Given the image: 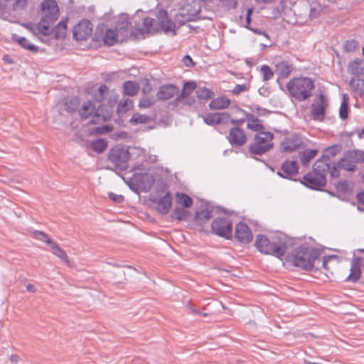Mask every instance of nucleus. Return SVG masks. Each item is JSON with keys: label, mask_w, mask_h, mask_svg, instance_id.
<instances>
[{"label": "nucleus", "mask_w": 364, "mask_h": 364, "mask_svg": "<svg viewBox=\"0 0 364 364\" xmlns=\"http://www.w3.org/2000/svg\"><path fill=\"white\" fill-rule=\"evenodd\" d=\"M320 256L321 252L318 249L301 245L287 255L286 261L302 270L310 271Z\"/></svg>", "instance_id": "nucleus-1"}, {"label": "nucleus", "mask_w": 364, "mask_h": 364, "mask_svg": "<svg viewBox=\"0 0 364 364\" xmlns=\"http://www.w3.org/2000/svg\"><path fill=\"white\" fill-rule=\"evenodd\" d=\"M255 247L261 253L270 255L279 259H282L287 250V245L284 240L274 237L270 240L266 235L262 234L257 235Z\"/></svg>", "instance_id": "nucleus-2"}, {"label": "nucleus", "mask_w": 364, "mask_h": 364, "mask_svg": "<svg viewBox=\"0 0 364 364\" xmlns=\"http://www.w3.org/2000/svg\"><path fill=\"white\" fill-rule=\"evenodd\" d=\"M290 95L297 101L306 100L312 95L314 82L308 77H294L287 84Z\"/></svg>", "instance_id": "nucleus-3"}, {"label": "nucleus", "mask_w": 364, "mask_h": 364, "mask_svg": "<svg viewBox=\"0 0 364 364\" xmlns=\"http://www.w3.org/2000/svg\"><path fill=\"white\" fill-rule=\"evenodd\" d=\"M273 138L274 134L270 132H261L255 134L254 142L248 146L251 156H261L269 151L273 147Z\"/></svg>", "instance_id": "nucleus-4"}, {"label": "nucleus", "mask_w": 364, "mask_h": 364, "mask_svg": "<svg viewBox=\"0 0 364 364\" xmlns=\"http://www.w3.org/2000/svg\"><path fill=\"white\" fill-rule=\"evenodd\" d=\"M154 181L153 176L148 173H134L127 180V184L131 190L136 193L140 191L147 193L151 189Z\"/></svg>", "instance_id": "nucleus-5"}, {"label": "nucleus", "mask_w": 364, "mask_h": 364, "mask_svg": "<svg viewBox=\"0 0 364 364\" xmlns=\"http://www.w3.org/2000/svg\"><path fill=\"white\" fill-rule=\"evenodd\" d=\"M312 171L305 174L300 183L309 188L313 190H321L322 187L326 184V173L328 169L325 168L323 171L321 168H316L315 163L312 166Z\"/></svg>", "instance_id": "nucleus-6"}, {"label": "nucleus", "mask_w": 364, "mask_h": 364, "mask_svg": "<svg viewBox=\"0 0 364 364\" xmlns=\"http://www.w3.org/2000/svg\"><path fill=\"white\" fill-rule=\"evenodd\" d=\"M107 157L109 161L113 164L116 169L124 171L128 168L130 153L125 146H114L109 151Z\"/></svg>", "instance_id": "nucleus-7"}, {"label": "nucleus", "mask_w": 364, "mask_h": 364, "mask_svg": "<svg viewBox=\"0 0 364 364\" xmlns=\"http://www.w3.org/2000/svg\"><path fill=\"white\" fill-rule=\"evenodd\" d=\"M364 162V151L352 150L345 152L343 158L338 161V166L348 171H353L356 164Z\"/></svg>", "instance_id": "nucleus-8"}, {"label": "nucleus", "mask_w": 364, "mask_h": 364, "mask_svg": "<svg viewBox=\"0 0 364 364\" xmlns=\"http://www.w3.org/2000/svg\"><path fill=\"white\" fill-rule=\"evenodd\" d=\"M328 105V100L326 95L323 93L318 95L311 105L312 119L315 121L323 122Z\"/></svg>", "instance_id": "nucleus-9"}, {"label": "nucleus", "mask_w": 364, "mask_h": 364, "mask_svg": "<svg viewBox=\"0 0 364 364\" xmlns=\"http://www.w3.org/2000/svg\"><path fill=\"white\" fill-rule=\"evenodd\" d=\"M341 149L342 147L339 144H334L325 149L321 158L315 161V166H316V168H321L323 171L325 168L329 169V162L331 159L340 153Z\"/></svg>", "instance_id": "nucleus-10"}, {"label": "nucleus", "mask_w": 364, "mask_h": 364, "mask_svg": "<svg viewBox=\"0 0 364 364\" xmlns=\"http://www.w3.org/2000/svg\"><path fill=\"white\" fill-rule=\"evenodd\" d=\"M212 230L218 235L230 239L232 237V223L226 218H216L212 223Z\"/></svg>", "instance_id": "nucleus-11"}, {"label": "nucleus", "mask_w": 364, "mask_h": 364, "mask_svg": "<svg viewBox=\"0 0 364 364\" xmlns=\"http://www.w3.org/2000/svg\"><path fill=\"white\" fill-rule=\"evenodd\" d=\"M42 18L44 21H55L58 17V6L55 0H43L41 3Z\"/></svg>", "instance_id": "nucleus-12"}, {"label": "nucleus", "mask_w": 364, "mask_h": 364, "mask_svg": "<svg viewBox=\"0 0 364 364\" xmlns=\"http://www.w3.org/2000/svg\"><path fill=\"white\" fill-rule=\"evenodd\" d=\"M302 138L298 134L287 136L281 143V151L286 153L293 152L304 146Z\"/></svg>", "instance_id": "nucleus-13"}, {"label": "nucleus", "mask_w": 364, "mask_h": 364, "mask_svg": "<svg viewBox=\"0 0 364 364\" xmlns=\"http://www.w3.org/2000/svg\"><path fill=\"white\" fill-rule=\"evenodd\" d=\"M92 25L88 20L80 21L73 28V37L77 41L87 40L92 34Z\"/></svg>", "instance_id": "nucleus-14"}, {"label": "nucleus", "mask_w": 364, "mask_h": 364, "mask_svg": "<svg viewBox=\"0 0 364 364\" xmlns=\"http://www.w3.org/2000/svg\"><path fill=\"white\" fill-rule=\"evenodd\" d=\"M299 164L296 161L285 160L277 174L285 179H292L299 173Z\"/></svg>", "instance_id": "nucleus-15"}, {"label": "nucleus", "mask_w": 364, "mask_h": 364, "mask_svg": "<svg viewBox=\"0 0 364 364\" xmlns=\"http://www.w3.org/2000/svg\"><path fill=\"white\" fill-rule=\"evenodd\" d=\"M235 237L236 240L242 244H248L252 242L253 235L249 226L242 222L236 225Z\"/></svg>", "instance_id": "nucleus-16"}, {"label": "nucleus", "mask_w": 364, "mask_h": 364, "mask_svg": "<svg viewBox=\"0 0 364 364\" xmlns=\"http://www.w3.org/2000/svg\"><path fill=\"white\" fill-rule=\"evenodd\" d=\"M229 143L232 146H242L247 142V136L244 130L234 127L230 129L229 135L227 136Z\"/></svg>", "instance_id": "nucleus-17"}, {"label": "nucleus", "mask_w": 364, "mask_h": 364, "mask_svg": "<svg viewBox=\"0 0 364 364\" xmlns=\"http://www.w3.org/2000/svg\"><path fill=\"white\" fill-rule=\"evenodd\" d=\"M204 122L210 126L215 124H228L230 121V114L227 112L208 113L203 117Z\"/></svg>", "instance_id": "nucleus-18"}, {"label": "nucleus", "mask_w": 364, "mask_h": 364, "mask_svg": "<svg viewBox=\"0 0 364 364\" xmlns=\"http://www.w3.org/2000/svg\"><path fill=\"white\" fill-rule=\"evenodd\" d=\"M111 117L112 112L102 105H100L94 112L90 122L92 124H100L109 120Z\"/></svg>", "instance_id": "nucleus-19"}, {"label": "nucleus", "mask_w": 364, "mask_h": 364, "mask_svg": "<svg viewBox=\"0 0 364 364\" xmlns=\"http://www.w3.org/2000/svg\"><path fill=\"white\" fill-rule=\"evenodd\" d=\"M150 200L156 204V210L161 215H166L172 205V198L170 192H167L164 196L156 198H151Z\"/></svg>", "instance_id": "nucleus-20"}, {"label": "nucleus", "mask_w": 364, "mask_h": 364, "mask_svg": "<svg viewBox=\"0 0 364 364\" xmlns=\"http://www.w3.org/2000/svg\"><path fill=\"white\" fill-rule=\"evenodd\" d=\"M179 89L178 86L172 84H166L160 87L156 93V97L160 101L168 100L177 95Z\"/></svg>", "instance_id": "nucleus-21"}, {"label": "nucleus", "mask_w": 364, "mask_h": 364, "mask_svg": "<svg viewBox=\"0 0 364 364\" xmlns=\"http://www.w3.org/2000/svg\"><path fill=\"white\" fill-rule=\"evenodd\" d=\"M363 259L360 257L353 258L350 264V273L346 279L347 282H356L361 276V265Z\"/></svg>", "instance_id": "nucleus-22"}, {"label": "nucleus", "mask_w": 364, "mask_h": 364, "mask_svg": "<svg viewBox=\"0 0 364 364\" xmlns=\"http://www.w3.org/2000/svg\"><path fill=\"white\" fill-rule=\"evenodd\" d=\"M157 19L162 30L166 33L175 30V23L168 17L166 11L161 9L157 14Z\"/></svg>", "instance_id": "nucleus-23"}, {"label": "nucleus", "mask_w": 364, "mask_h": 364, "mask_svg": "<svg viewBox=\"0 0 364 364\" xmlns=\"http://www.w3.org/2000/svg\"><path fill=\"white\" fill-rule=\"evenodd\" d=\"M230 105V100L225 96L215 98L209 103L210 109H223L228 108Z\"/></svg>", "instance_id": "nucleus-24"}, {"label": "nucleus", "mask_w": 364, "mask_h": 364, "mask_svg": "<svg viewBox=\"0 0 364 364\" xmlns=\"http://www.w3.org/2000/svg\"><path fill=\"white\" fill-rule=\"evenodd\" d=\"M212 212L213 208L206 205L196 212V219L200 223H205L212 218Z\"/></svg>", "instance_id": "nucleus-25"}, {"label": "nucleus", "mask_w": 364, "mask_h": 364, "mask_svg": "<svg viewBox=\"0 0 364 364\" xmlns=\"http://www.w3.org/2000/svg\"><path fill=\"white\" fill-rule=\"evenodd\" d=\"M51 21H44L43 19L39 22L36 28V33L37 35H42L44 36H48L54 35V28H51L49 25Z\"/></svg>", "instance_id": "nucleus-26"}, {"label": "nucleus", "mask_w": 364, "mask_h": 364, "mask_svg": "<svg viewBox=\"0 0 364 364\" xmlns=\"http://www.w3.org/2000/svg\"><path fill=\"white\" fill-rule=\"evenodd\" d=\"M12 39L22 48L27 49L31 51L32 53H36L38 51V47L30 43L29 41L25 37H21L16 34H14L12 36Z\"/></svg>", "instance_id": "nucleus-27"}, {"label": "nucleus", "mask_w": 364, "mask_h": 364, "mask_svg": "<svg viewBox=\"0 0 364 364\" xmlns=\"http://www.w3.org/2000/svg\"><path fill=\"white\" fill-rule=\"evenodd\" d=\"M318 152L317 149H310L299 152V157L301 164L304 166H308L309 163L317 155Z\"/></svg>", "instance_id": "nucleus-28"}, {"label": "nucleus", "mask_w": 364, "mask_h": 364, "mask_svg": "<svg viewBox=\"0 0 364 364\" xmlns=\"http://www.w3.org/2000/svg\"><path fill=\"white\" fill-rule=\"evenodd\" d=\"M276 67L277 72L279 77L282 78L287 77L293 70L292 65L289 63L287 61H282L277 64Z\"/></svg>", "instance_id": "nucleus-29"}, {"label": "nucleus", "mask_w": 364, "mask_h": 364, "mask_svg": "<svg viewBox=\"0 0 364 364\" xmlns=\"http://www.w3.org/2000/svg\"><path fill=\"white\" fill-rule=\"evenodd\" d=\"M247 119L249 121L247 128L258 133L263 132L264 127L258 118L252 114H247Z\"/></svg>", "instance_id": "nucleus-30"}, {"label": "nucleus", "mask_w": 364, "mask_h": 364, "mask_svg": "<svg viewBox=\"0 0 364 364\" xmlns=\"http://www.w3.org/2000/svg\"><path fill=\"white\" fill-rule=\"evenodd\" d=\"M95 111V106L91 101L84 102L82 107L79 110V114L82 119H87Z\"/></svg>", "instance_id": "nucleus-31"}, {"label": "nucleus", "mask_w": 364, "mask_h": 364, "mask_svg": "<svg viewBox=\"0 0 364 364\" xmlns=\"http://www.w3.org/2000/svg\"><path fill=\"white\" fill-rule=\"evenodd\" d=\"M50 247L53 255L59 257L66 264H70V260L66 252L63 249H62L56 242L54 241L53 243L50 245Z\"/></svg>", "instance_id": "nucleus-32"}, {"label": "nucleus", "mask_w": 364, "mask_h": 364, "mask_svg": "<svg viewBox=\"0 0 364 364\" xmlns=\"http://www.w3.org/2000/svg\"><path fill=\"white\" fill-rule=\"evenodd\" d=\"M90 148L98 154L103 153L108 146L107 140L105 139H97L90 142Z\"/></svg>", "instance_id": "nucleus-33"}, {"label": "nucleus", "mask_w": 364, "mask_h": 364, "mask_svg": "<svg viewBox=\"0 0 364 364\" xmlns=\"http://www.w3.org/2000/svg\"><path fill=\"white\" fill-rule=\"evenodd\" d=\"M124 94L128 96L136 95L139 90V85L132 81H126L123 84Z\"/></svg>", "instance_id": "nucleus-34"}, {"label": "nucleus", "mask_w": 364, "mask_h": 364, "mask_svg": "<svg viewBox=\"0 0 364 364\" xmlns=\"http://www.w3.org/2000/svg\"><path fill=\"white\" fill-rule=\"evenodd\" d=\"M349 72L355 75H359L364 70V60L355 59L352 61L348 66Z\"/></svg>", "instance_id": "nucleus-35"}, {"label": "nucleus", "mask_w": 364, "mask_h": 364, "mask_svg": "<svg viewBox=\"0 0 364 364\" xmlns=\"http://www.w3.org/2000/svg\"><path fill=\"white\" fill-rule=\"evenodd\" d=\"M118 32L117 29H107L104 36V43L107 46H114L117 42Z\"/></svg>", "instance_id": "nucleus-36"}, {"label": "nucleus", "mask_w": 364, "mask_h": 364, "mask_svg": "<svg viewBox=\"0 0 364 364\" xmlns=\"http://www.w3.org/2000/svg\"><path fill=\"white\" fill-rule=\"evenodd\" d=\"M176 201L184 208H190L193 205L192 198L186 193L178 192L176 194Z\"/></svg>", "instance_id": "nucleus-37"}, {"label": "nucleus", "mask_w": 364, "mask_h": 364, "mask_svg": "<svg viewBox=\"0 0 364 364\" xmlns=\"http://www.w3.org/2000/svg\"><path fill=\"white\" fill-rule=\"evenodd\" d=\"M197 89V86L195 82L189 81L184 83L182 92L178 97L177 100L184 99L188 97L191 92Z\"/></svg>", "instance_id": "nucleus-38"}, {"label": "nucleus", "mask_w": 364, "mask_h": 364, "mask_svg": "<svg viewBox=\"0 0 364 364\" xmlns=\"http://www.w3.org/2000/svg\"><path fill=\"white\" fill-rule=\"evenodd\" d=\"M196 93L198 99L205 100L211 99L214 95V92L211 90L205 87H197Z\"/></svg>", "instance_id": "nucleus-39"}, {"label": "nucleus", "mask_w": 364, "mask_h": 364, "mask_svg": "<svg viewBox=\"0 0 364 364\" xmlns=\"http://www.w3.org/2000/svg\"><path fill=\"white\" fill-rule=\"evenodd\" d=\"M80 105V100L77 97H72L67 100L65 104V109L69 113L75 112Z\"/></svg>", "instance_id": "nucleus-40"}, {"label": "nucleus", "mask_w": 364, "mask_h": 364, "mask_svg": "<svg viewBox=\"0 0 364 364\" xmlns=\"http://www.w3.org/2000/svg\"><path fill=\"white\" fill-rule=\"evenodd\" d=\"M109 88L105 85H101L94 94V99L97 102H102L106 98Z\"/></svg>", "instance_id": "nucleus-41"}, {"label": "nucleus", "mask_w": 364, "mask_h": 364, "mask_svg": "<svg viewBox=\"0 0 364 364\" xmlns=\"http://www.w3.org/2000/svg\"><path fill=\"white\" fill-rule=\"evenodd\" d=\"M32 234L36 239L45 242L48 245H51L54 242V240L50 238L48 234L43 231L34 230Z\"/></svg>", "instance_id": "nucleus-42"}, {"label": "nucleus", "mask_w": 364, "mask_h": 364, "mask_svg": "<svg viewBox=\"0 0 364 364\" xmlns=\"http://www.w3.org/2000/svg\"><path fill=\"white\" fill-rule=\"evenodd\" d=\"M156 102L154 96H144L142 97L139 102V107L141 109L149 108L154 105Z\"/></svg>", "instance_id": "nucleus-43"}, {"label": "nucleus", "mask_w": 364, "mask_h": 364, "mask_svg": "<svg viewBox=\"0 0 364 364\" xmlns=\"http://www.w3.org/2000/svg\"><path fill=\"white\" fill-rule=\"evenodd\" d=\"M54 28V36L58 38L65 34L67 28V21H61Z\"/></svg>", "instance_id": "nucleus-44"}, {"label": "nucleus", "mask_w": 364, "mask_h": 364, "mask_svg": "<svg viewBox=\"0 0 364 364\" xmlns=\"http://www.w3.org/2000/svg\"><path fill=\"white\" fill-rule=\"evenodd\" d=\"M339 116L342 119H346L348 116V98L343 96L339 109Z\"/></svg>", "instance_id": "nucleus-45"}, {"label": "nucleus", "mask_w": 364, "mask_h": 364, "mask_svg": "<svg viewBox=\"0 0 364 364\" xmlns=\"http://www.w3.org/2000/svg\"><path fill=\"white\" fill-rule=\"evenodd\" d=\"M149 120V117L146 114H141L139 113H135L133 114L132 117L130 119V122L133 124H145L148 122Z\"/></svg>", "instance_id": "nucleus-46"}, {"label": "nucleus", "mask_w": 364, "mask_h": 364, "mask_svg": "<svg viewBox=\"0 0 364 364\" xmlns=\"http://www.w3.org/2000/svg\"><path fill=\"white\" fill-rule=\"evenodd\" d=\"M155 20L152 18L146 17L143 20V26L148 33H154L156 29L153 27Z\"/></svg>", "instance_id": "nucleus-47"}, {"label": "nucleus", "mask_w": 364, "mask_h": 364, "mask_svg": "<svg viewBox=\"0 0 364 364\" xmlns=\"http://www.w3.org/2000/svg\"><path fill=\"white\" fill-rule=\"evenodd\" d=\"M172 217L178 220H186L187 211L183 208L176 207L172 213Z\"/></svg>", "instance_id": "nucleus-48"}, {"label": "nucleus", "mask_w": 364, "mask_h": 364, "mask_svg": "<svg viewBox=\"0 0 364 364\" xmlns=\"http://www.w3.org/2000/svg\"><path fill=\"white\" fill-rule=\"evenodd\" d=\"M133 107V102L129 99L121 101L117 106V109L121 112H126Z\"/></svg>", "instance_id": "nucleus-49"}, {"label": "nucleus", "mask_w": 364, "mask_h": 364, "mask_svg": "<svg viewBox=\"0 0 364 364\" xmlns=\"http://www.w3.org/2000/svg\"><path fill=\"white\" fill-rule=\"evenodd\" d=\"M261 73L262 74V77L264 81H267L272 79L274 76V73L270 68L269 66L267 65H264L261 67Z\"/></svg>", "instance_id": "nucleus-50"}, {"label": "nucleus", "mask_w": 364, "mask_h": 364, "mask_svg": "<svg viewBox=\"0 0 364 364\" xmlns=\"http://www.w3.org/2000/svg\"><path fill=\"white\" fill-rule=\"evenodd\" d=\"M148 34L144 28H135L131 32V36L135 38H144Z\"/></svg>", "instance_id": "nucleus-51"}, {"label": "nucleus", "mask_w": 364, "mask_h": 364, "mask_svg": "<svg viewBox=\"0 0 364 364\" xmlns=\"http://www.w3.org/2000/svg\"><path fill=\"white\" fill-rule=\"evenodd\" d=\"M130 26L131 22L128 18H122L117 23V29L119 31V32L121 31H127Z\"/></svg>", "instance_id": "nucleus-52"}, {"label": "nucleus", "mask_w": 364, "mask_h": 364, "mask_svg": "<svg viewBox=\"0 0 364 364\" xmlns=\"http://www.w3.org/2000/svg\"><path fill=\"white\" fill-rule=\"evenodd\" d=\"M250 89V85L246 84L242 85H236L235 87L232 90V93L234 95H238L242 92L248 91Z\"/></svg>", "instance_id": "nucleus-53"}, {"label": "nucleus", "mask_w": 364, "mask_h": 364, "mask_svg": "<svg viewBox=\"0 0 364 364\" xmlns=\"http://www.w3.org/2000/svg\"><path fill=\"white\" fill-rule=\"evenodd\" d=\"M358 47V42L355 40H347L344 44V50L347 52L354 51Z\"/></svg>", "instance_id": "nucleus-54"}, {"label": "nucleus", "mask_w": 364, "mask_h": 364, "mask_svg": "<svg viewBox=\"0 0 364 364\" xmlns=\"http://www.w3.org/2000/svg\"><path fill=\"white\" fill-rule=\"evenodd\" d=\"M339 168H341L338 166V162L336 164H333L332 166H331V164H329V169H328L327 172H329L332 178H338L340 176Z\"/></svg>", "instance_id": "nucleus-55"}, {"label": "nucleus", "mask_w": 364, "mask_h": 364, "mask_svg": "<svg viewBox=\"0 0 364 364\" xmlns=\"http://www.w3.org/2000/svg\"><path fill=\"white\" fill-rule=\"evenodd\" d=\"M336 188L338 191L346 193L348 190V184L346 181H338L336 184Z\"/></svg>", "instance_id": "nucleus-56"}, {"label": "nucleus", "mask_w": 364, "mask_h": 364, "mask_svg": "<svg viewBox=\"0 0 364 364\" xmlns=\"http://www.w3.org/2000/svg\"><path fill=\"white\" fill-rule=\"evenodd\" d=\"M337 257H338L336 255L324 256L322 261V267L323 269H325L326 271H329V267H328V262L333 259H336Z\"/></svg>", "instance_id": "nucleus-57"}, {"label": "nucleus", "mask_w": 364, "mask_h": 364, "mask_svg": "<svg viewBox=\"0 0 364 364\" xmlns=\"http://www.w3.org/2000/svg\"><path fill=\"white\" fill-rule=\"evenodd\" d=\"M108 196L110 200L117 203L123 202L124 199L123 196L117 195L112 192L109 193Z\"/></svg>", "instance_id": "nucleus-58"}, {"label": "nucleus", "mask_w": 364, "mask_h": 364, "mask_svg": "<svg viewBox=\"0 0 364 364\" xmlns=\"http://www.w3.org/2000/svg\"><path fill=\"white\" fill-rule=\"evenodd\" d=\"M187 309H188V313L190 314H196V315H202L203 316H207V314L204 313L203 314L202 312H200V311L196 309L192 305L191 303H188L187 304Z\"/></svg>", "instance_id": "nucleus-59"}, {"label": "nucleus", "mask_w": 364, "mask_h": 364, "mask_svg": "<svg viewBox=\"0 0 364 364\" xmlns=\"http://www.w3.org/2000/svg\"><path fill=\"white\" fill-rule=\"evenodd\" d=\"M252 12H253V9L252 8L248 9L247 11L246 18H245V21H246L245 27L250 30L252 29V28L250 27V25L251 23V15H252Z\"/></svg>", "instance_id": "nucleus-60"}, {"label": "nucleus", "mask_w": 364, "mask_h": 364, "mask_svg": "<svg viewBox=\"0 0 364 364\" xmlns=\"http://www.w3.org/2000/svg\"><path fill=\"white\" fill-rule=\"evenodd\" d=\"M27 4V0H16L14 4L15 9H23Z\"/></svg>", "instance_id": "nucleus-61"}, {"label": "nucleus", "mask_w": 364, "mask_h": 364, "mask_svg": "<svg viewBox=\"0 0 364 364\" xmlns=\"http://www.w3.org/2000/svg\"><path fill=\"white\" fill-rule=\"evenodd\" d=\"M182 61L183 62L185 65L187 66V67H192V66L194 65V63L193 61L192 58L190 55H185L183 58Z\"/></svg>", "instance_id": "nucleus-62"}, {"label": "nucleus", "mask_w": 364, "mask_h": 364, "mask_svg": "<svg viewBox=\"0 0 364 364\" xmlns=\"http://www.w3.org/2000/svg\"><path fill=\"white\" fill-rule=\"evenodd\" d=\"M253 112H257L260 116H264L270 112L264 108H261L258 106L255 107L253 109Z\"/></svg>", "instance_id": "nucleus-63"}, {"label": "nucleus", "mask_w": 364, "mask_h": 364, "mask_svg": "<svg viewBox=\"0 0 364 364\" xmlns=\"http://www.w3.org/2000/svg\"><path fill=\"white\" fill-rule=\"evenodd\" d=\"M357 200L360 203L364 205V191L360 192L357 194Z\"/></svg>", "instance_id": "nucleus-64"}]
</instances>
